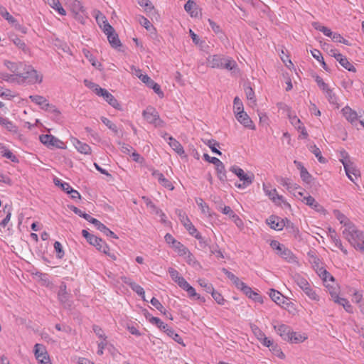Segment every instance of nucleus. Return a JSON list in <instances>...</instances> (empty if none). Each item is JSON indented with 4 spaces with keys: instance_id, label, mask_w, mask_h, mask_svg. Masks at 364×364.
<instances>
[{
    "instance_id": "1",
    "label": "nucleus",
    "mask_w": 364,
    "mask_h": 364,
    "mask_svg": "<svg viewBox=\"0 0 364 364\" xmlns=\"http://www.w3.org/2000/svg\"><path fill=\"white\" fill-rule=\"evenodd\" d=\"M207 63L212 68L226 69L232 71V73L239 72L236 61L232 58L223 55H210L207 59Z\"/></svg>"
},
{
    "instance_id": "2",
    "label": "nucleus",
    "mask_w": 364,
    "mask_h": 364,
    "mask_svg": "<svg viewBox=\"0 0 364 364\" xmlns=\"http://www.w3.org/2000/svg\"><path fill=\"white\" fill-rule=\"evenodd\" d=\"M343 237L348 241L356 250L364 252V232L355 225H348L342 231Z\"/></svg>"
},
{
    "instance_id": "3",
    "label": "nucleus",
    "mask_w": 364,
    "mask_h": 364,
    "mask_svg": "<svg viewBox=\"0 0 364 364\" xmlns=\"http://www.w3.org/2000/svg\"><path fill=\"white\" fill-rule=\"evenodd\" d=\"M105 16L102 17V19H104ZM97 21L100 26L102 28L104 33L107 35L109 43L112 46V47L114 48H117L122 46V43L119 39L117 33L115 32L114 28L106 21L102 20V23H100V19L97 17Z\"/></svg>"
},
{
    "instance_id": "4",
    "label": "nucleus",
    "mask_w": 364,
    "mask_h": 364,
    "mask_svg": "<svg viewBox=\"0 0 364 364\" xmlns=\"http://www.w3.org/2000/svg\"><path fill=\"white\" fill-rule=\"evenodd\" d=\"M23 71L16 73V76L21 78L22 82L28 84L41 83L42 82L43 77L39 75L31 66L23 65Z\"/></svg>"
},
{
    "instance_id": "5",
    "label": "nucleus",
    "mask_w": 364,
    "mask_h": 364,
    "mask_svg": "<svg viewBox=\"0 0 364 364\" xmlns=\"http://www.w3.org/2000/svg\"><path fill=\"white\" fill-rule=\"evenodd\" d=\"M82 235L86 238L87 241L92 245L96 247V248L105 254H108L109 250V246L107 243L102 240V239L97 237V236L90 234L86 230H82Z\"/></svg>"
},
{
    "instance_id": "6",
    "label": "nucleus",
    "mask_w": 364,
    "mask_h": 364,
    "mask_svg": "<svg viewBox=\"0 0 364 364\" xmlns=\"http://www.w3.org/2000/svg\"><path fill=\"white\" fill-rule=\"evenodd\" d=\"M230 171L234 173L242 181V183H235V186L238 188H245L252 183L254 180V175L252 173L250 175L245 173L241 168L237 166H231Z\"/></svg>"
},
{
    "instance_id": "7",
    "label": "nucleus",
    "mask_w": 364,
    "mask_h": 364,
    "mask_svg": "<svg viewBox=\"0 0 364 364\" xmlns=\"http://www.w3.org/2000/svg\"><path fill=\"white\" fill-rule=\"evenodd\" d=\"M270 246L273 250H277V254L288 262H294L295 257L292 252L277 240H272Z\"/></svg>"
},
{
    "instance_id": "8",
    "label": "nucleus",
    "mask_w": 364,
    "mask_h": 364,
    "mask_svg": "<svg viewBox=\"0 0 364 364\" xmlns=\"http://www.w3.org/2000/svg\"><path fill=\"white\" fill-rule=\"evenodd\" d=\"M39 139L42 144L48 147L53 146L58 149L65 148L64 142L50 134H42L39 136Z\"/></svg>"
},
{
    "instance_id": "9",
    "label": "nucleus",
    "mask_w": 364,
    "mask_h": 364,
    "mask_svg": "<svg viewBox=\"0 0 364 364\" xmlns=\"http://www.w3.org/2000/svg\"><path fill=\"white\" fill-rule=\"evenodd\" d=\"M143 116L149 123L155 124L156 126L160 125V123L162 122L158 112L152 107H148L143 112Z\"/></svg>"
},
{
    "instance_id": "10",
    "label": "nucleus",
    "mask_w": 364,
    "mask_h": 364,
    "mask_svg": "<svg viewBox=\"0 0 364 364\" xmlns=\"http://www.w3.org/2000/svg\"><path fill=\"white\" fill-rule=\"evenodd\" d=\"M34 351L36 358L41 364H51L47 352L43 345L36 344Z\"/></svg>"
},
{
    "instance_id": "11",
    "label": "nucleus",
    "mask_w": 364,
    "mask_h": 364,
    "mask_svg": "<svg viewBox=\"0 0 364 364\" xmlns=\"http://www.w3.org/2000/svg\"><path fill=\"white\" fill-rule=\"evenodd\" d=\"M343 165L344 166V169L347 176L350 181L354 182L355 180L353 178V176H354L355 178H357V177L360 175L359 170L356 168V166H355L354 163L351 161H346L344 159Z\"/></svg>"
},
{
    "instance_id": "12",
    "label": "nucleus",
    "mask_w": 364,
    "mask_h": 364,
    "mask_svg": "<svg viewBox=\"0 0 364 364\" xmlns=\"http://www.w3.org/2000/svg\"><path fill=\"white\" fill-rule=\"evenodd\" d=\"M176 213L179 218L180 221L183 224L186 230L191 235H195L197 233L196 228L193 226L189 218L181 210H176Z\"/></svg>"
},
{
    "instance_id": "13",
    "label": "nucleus",
    "mask_w": 364,
    "mask_h": 364,
    "mask_svg": "<svg viewBox=\"0 0 364 364\" xmlns=\"http://www.w3.org/2000/svg\"><path fill=\"white\" fill-rule=\"evenodd\" d=\"M100 93L98 96H102L103 98L114 108L117 109H121L120 104L118 102L117 100L107 90L102 88L99 89Z\"/></svg>"
},
{
    "instance_id": "14",
    "label": "nucleus",
    "mask_w": 364,
    "mask_h": 364,
    "mask_svg": "<svg viewBox=\"0 0 364 364\" xmlns=\"http://www.w3.org/2000/svg\"><path fill=\"white\" fill-rule=\"evenodd\" d=\"M122 281L129 286V287L135 291L139 296H141L144 301H146L145 299V291L144 289L134 282H133L130 278L127 277H122Z\"/></svg>"
},
{
    "instance_id": "15",
    "label": "nucleus",
    "mask_w": 364,
    "mask_h": 364,
    "mask_svg": "<svg viewBox=\"0 0 364 364\" xmlns=\"http://www.w3.org/2000/svg\"><path fill=\"white\" fill-rule=\"evenodd\" d=\"M58 297L60 302L63 304L64 306H70V294L67 292V287L64 282L60 286Z\"/></svg>"
},
{
    "instance_id": "16",
    "label": "nucleus",
    "mask_w": 364,
    "mask_h": 364,
    "mask_svg": "<svg viewBox=\"0 0 364 364\" xmlns=\"http://www.w3.org/2000/svg\"><path fill=\"white\" fill-rule=\"evenodd\" d=\"M267 223L272 229L282 230L285 226V219H281L277 216L271 215L267 219Z\"/></svg>"
},
{
    "instance_id": "17",
    "label": "nucleus",
    "mask_w": 364,
    "mask_h": 364,
    "mask_svg": "<svg viewBox=\"0 0 364 364\" xmlns=\"http://www.w3.org/2000/svg\"><path fill=\"white\" fill-rule=\"evenodd\" d=\"M235 117L237 121L245 127L252 130L255 129L253 122L245 112L236 113Z\"/></svg>"
},
{
    "instance_id": "18",
    "label": "nucleus",
    "mask_w": 364,
    "mask_h": 364,
    "mask_svg": "<svg viewBox=\"0 0 364 364\" xmlns=\"http://www.w3.org/2000/svg\"><path fill=\"white\" fill-rule=\"evenodd\" d=\"M152 176L156 178L159 183L164 188H168V190H173L174 188L172 183L168 179L166 178L163 173L159 171L154 170L152 172Z\"/></svg>"
},
{
    "instance_id": "19",
    "label": "nucleus",
    "mask_w": 364,
    "mask_h": 364,
    "mask_svg": "<svg viewBox=\"0 0 364 364\" xmlns=\"http://www.w3.org/2000/svg\"><path fill=\"white\" fill-rule=\"evenodd\" d=\"M274 328L277 331V333L284 341L289 339V335H291V328L285 324H279L278 326H274Z\"/></svg>"
},
{
    "instance_id": "20",
    "label": "nucleus",
    "mask_w": 364,
    "mask_h": 364,
    "mask_svg": "<svg viewBox=\"0 0 364 364\" xmlns=\"http://www.w3.org/2000/svg\"><path fill=\"white\" fill-rule=\"evenodd\" d=\"M302 201L317 212L321 213L324 211L323 207L316 201L314 198L311 196H304Z\"/></svg>"
},
{
    "instance_id": "21",
    "label": "nucleus",
    "mask_w": 364,
    "mask_h": 364,
    "mask_svg": "<svg viewBox=\"0 0 364 364\" xmlns=\"http://www.w3.org/2000/svg\"><path fill=\"white\" fill-rule=\"evenodd\" d=\"M184 9L191 17H198L200 13L195 1L188 0L184 5Z\"/></svg>"
},
{
    "instance_id": "22",
    "label": "nucleus",
    "mask_w": 364,
    "mask_h": 364,
    "mask_svg": "<svg viewBox=\"0 0 364 364\" xmlns=\"http://www.w3.org/2000/svg\"><path fill=\"white\" fill-rule=\"evenodd\" d=\"M168 144L169 146L181 156L186 157L184 149L181 144L172 136H168Z\"/></svg>"
},
{
    "instance_id": "23",
    "label": "nucleus",
    "mask_w": 364,
    "mask_h": 364,
    "mask_svg": "<svg viewBox=\"0 0 364 364\" xmlns=\"http://www.w3.org/2000/svg\"><path fill=\"white\" fill-rule=\"evenodd\" d=\"M343 114L346 119L351 124L356 123L358 120L357 113L350 109L349 107H346L342 109Z\"/></svg>"
},
{
    "instance_id": "24",
    "label": "nucleus",
    "mask_w": 364,
    "mask_h": 364,
    "mask_svg": "<svg viewBox=\"0 0 364 364\" xmlns=\"http://www.w3.org/2000/svg\"><path fill=\"white\" fill-rule=\"evenodd\" d=\"M242 292L247 296L250 299H252L255 301L262 303L263 299L261 295H259L258 293L254 291L251 287L249 286L245 287V289L242 290Z\"/></svg>"
},
{
    "instance_id": "25",
    "label": "nucleus",
    "mask_w": 364,
    "mask_h": 364,
    "mask_svg": "<svg viewBox=\"0 0 364 364\" xmlns=\"http://www.w3.org/2000/svg\"><path fill=\"white\" fill-rule=\"evenodd\" d=\"M29 98L36 105L41 107L43 109H45L46 107L49 106L48 101L41 95H30Z\"/></svg>"
},
{
    "instance_id": "26",
    "label": "nucleus",
    "mask_w": 364,
    "mask_h": 364,
    "mask_svg": "<svg viewBox=\"0 0 364 364\" xmlns=\"http://www.w3.org/2000/svg\"><path fill=\"white\" fill-rule=\"evenodd\" d=\"M337 60L339 63L348 71L355 72V68L348 60L347 58L343 55H337Z\"/></svg>"
},
{
    "instance_id": "27",
    "label": "nucleus",
    "mask_w": 364,
    "mask_h": 364,
    "mask_svg": "<svg viewBox=\"0 0 364 364\" xmlns=\"http://www.w3.org/2000/svg\"><path fill=\"white\" fill-rule=\"evenodd\" d=\"M217 176L219 180L222 182H225L227 181L226 171L224 164L221 161L218 163V165H215Z\"/></svg>"
},
{
    "instance_id": "28",
    "label": "nucleus",
    "mask_w": 364,
    "mask_h": 364,
    "mask_svg": "<svg viewBox=\"0 0 364 364\" xmlns=\"http://www.w3.org/2000/svg\"><path fill=\"white\" fill-rule=\"evenodd\" d=\"M264 190L269 198L275 203H279V202L282 200V196L277 194L276 189L269 190L264 186Z\"/></svg>"
},
{
    "instance_id": "29",
    "label": "nucleus",
    "mask_w": 364,
    "mask_h": 364,
    "mask_svg": "<svg viewBox=\"0 0 364 364\" xmlns=\"http://www.w3.org/2000/svg\"><path fill=\"white\" fill-rule=\"evenodd\" d=\"M203 141L204 144H206L213 153L219 156L222 155L221 151L217 149V147H220V144L215 139H203Z\"/></svg>"
},
{
    "instance_id": "30",
    "label": "nucleus",
    "mask_w": 364,
    "mask_h": 364,
    "mask_svg": "<svg viewBox=\"0 0 364 364\" xmlns=\"http://www.w3.org/2000/svg\"><path fill=\"white\" fill-rule=\"evenodd\" d=\"M334 302L343 306L344 309L347 312L353 313V306L346 299L341 298L338 296H336Z\"/></svg>"
},
{
    "instance_id": "31",
    "label": "nucleus",
    "mask_w": 364,
    "mask_h": 364,
    "mask_svg": "<svg viewBox=\"0 0 364 364\" xmlns=\"http://www.w3.org/2000/svg\"><path fill=\"white\" fill-rule=\"evenodd\" d=\"M75 146L77 149V150L84 154H89L91 153V148L90 146L85 144L82 143L80 141L76 139V142L75 143Z\"/></svg>"
},
{
    "instance_id": "32",
    "label": "nucleus",
    "mask_w": 364,
    "mask_h": 364,
    "mask_svg": "<svg viewBox=\"0 0 364 364\" xmlns=\"http://www.w3.org/2000/svg\"><path fill=\"white\" fill-rule=\"evenodd\" d=\"M333 213L336 218L340 221V223L341 224H343V229H346L348 227V225H354L352 223L349 221V220L346 217V215L341 213L339 210H334Z\"/></svg>"
},
{
    "instance_id": "33",
    "label": "nucleus",
    "mask_w": 364,
    "mask_h": 364,
    "mask_svg": "<svg viewBox=\"0 0 364 364\" xmlns=\"http://www.w3.org/2000/svg\"><path fill=\"white\" fill-rule=\"evenodd\" d=\"M12 207L10 205H5L4 207V212L6 213V217L0 223V228H4L9 223L11 217Z\"/></svg>"
},
{
    "instance_id": "34",
    "label": "nucleus",
    "mask_w": 364,
    "mask_h": 364,
    "mask_svg": "<svg viewBox=\"0 0 364 364\" xmlns=\"http://www.w3.org/2000/svg\"><path fill=\"white\" fill-rule=\"evenodd\" d=\"M0 124L10 132H16L17 131V128L14 123L6 117L0 116Z\"/></svg>"
},
{
    "instance_id": "35",
    "label": "nucleus",
    "mask_w": 364,
    "mask_h": 364,
    "mask_svg": "<svg viewBox=\"0 0 364 364\" xmlns=\"http://www.w3.org/2000/svg\"><path fill=\"white\" fill-rule=\"evenodd\" d=\"M0 154H1L2 156L6 157L8 159H10L13 162L18 161L16 156L10 150L6 149L3 145H1L0 146Z\"/></svg>"
},
{
    "instance_id": "36",
    "label": "nucleus",
    "mask_w": 364,
    "mask_h": 364,
    "mask_svg": "<svg viewBox=\"0 0 364 364\" xmlns=\"http://www.w3.org/2000/svg\"><path fill=\"white\" fill-rule=\"evenodd\" d=\"M303 291L310 299L316 301H319L320 297L318 294H317L316 291L311 287V285H309L308 287H305V289Z\"/></svg>"
},
{
    "instance_id": "37",
    "label": "nucleus",
    "mask_w": 364,
    "mask_h": 364,
    "mask_svg": "<svg viewBox=\"0 0 364 364\" xmlns=\"http://www.w3.org/2000/svg\"><path fill=\"white\" fill-rule=\"evenodd\" d=\"M269 296L276 304H280L284 302V297L281 293L277 290L272 289L270 290Z\"/></svg>"
},
{
    "instance_id": "38",
    "label": "nucleus",
    "mask_w": 364,
    "mask_h": 364,
    "mask_svg": "<svg viewBox=\"0 0 364 364\" xmlns=\"http://www.w3.org/2000/svg\"><path fill=\"white\" fill-rule=\"evenodd\" d=\"M4 65L8 69L16 74L20 72V67H23V64L21 63H16L9 60H5Z\"/></svg>"
},
{
    "instance_id": "39",
    "label": "nucleus",
    "mask_w": 364,
    "mask_h": 364,
    "mask_svg": "<svg viewBox=\"0 0 364 364\" xmlns=\"http://www.w3.org/2000/svg\"><path fill=\"white\" fill-rule=\"evenodd\" d=\"M96 228L100 230L102 232H103L105 235L107 236H109L111 237H113V238H118L117 236L112 231L110 230L108 228H107L103 223H102L100 221V223L97 224V225L96 226Z\"/></svg>"
},
{
    "instance_id": "40",
    "label": "nucleus",
    "mask_w": 364,
    "mask_h": 364,
    "mask_svg": "<svg viewBox=\"0 0 364 364\" xmlns=\"http://www.w3.org/2000/svg\"><path fill=\"white\" fill-rule=\"evenodd\" d=\"M306 338L303 336L301 334L291 331V335H289V339H288L287 341L298 343L303 342Z\"/></svg>"
},
{
    "instance_id": "41",
    "label": "nucleus",
    "mask_w": 364,
    "mask_h": 364,
    "mask_svg": "<svg viewBox=\"0 0 364 364\" xmlns=\"http://www.w3.org/2000/svg\"><path fill=\"white\" fill-rule=\"evenodd\" d=\"M173 247L180 256H186L188 253V249L178 241L173 245Z\"/></svg>"
},
{
    "instance_id": "42",
    "label": "nucleus",
    "mask_w": 364,
    "mask_h": 364,
    "mask_svg": "<svg viewBox=\"0 0 364 364\" xmlns=\"http://www.w3.org/2000/svg\"><path fill=\"white\" fill-rule=\"evenodd\" d=\"M195 237L199 242V245L202 249H205L210 246V240L205 239L201 236V235L197 231V233H195Z\"/></svg>"
},
{
    "instance_id": "43",
    "label": "nucleus",
    "mask_w": 364,
    "mask_h": 364,
    "mask_svg": "<svg viewBox=\"0 0 364 364\" xmlns=\"http://www.w3.org/2000/svg\"><path fill=\"white\" fill-rule=\"evenodd\" d=\"M149 321L152 324H155L157 326L158 328H159L161 330H163L165 332V330L168 328V325L165 324L160 318L158 317L151 316L149 318Z\"/></svg>"
},
{
    "instance_id": "44",
    "label": "nucleus",
    "mask_w": 364,
    "mask_h": 364,
    "mask_svg": "<svg viewBox=\"0 0 364 364\" xmlns=\"http://www.w3.org/2000/svg\"><path fill=\"white\" fill-rule=\"evenodd\" d=\"M0 15L10 23L14 24V23H16V19L7 11L6 9L2 6H0Z\"/></svg>"
},
{
    "instance_id": "45",
    "label": "nucleus",
    "mask_w": 364,
    "mask_h": 364,
    "mask_svg": "<svg viewBox=\"0 0 364 364\" xmlns=\"http://www.w3.org/2000/svg\"><path fill=\"white\" fill-rule=\"evenodd\" d=\"M165 333L171 338H172L176 342H177L179 344L183 343V339L182 338L176 333L173 329L168 328L165 330Z\"/></svg>"
},
{
    "instance_id": "46",
    "label": "nucleus",
    "mask_w": 364,
    "mask_h": 364,
    "mask_svg": "<svg viewBox=\"0 0 364 364\" xmlns=\"http://www.w3.org/2000/svg\"><path fill=\"white\" fill-rule=\"evenodd\" d=\"M136 75L148 87L151 86L153 84V82H154L147 75L141 74L140 70H136Z\"/></svg>"
},
{
    "instance_id": "47",
    "label": "nucleus",
    "mask_w": 364,
    "mask_h": 364,
    "mask_svg": "<svg viewBox=\"0 0 364 364\" xmlns=\"http://www.w3.org/2000/svg\"><path fill=\"white\" fill-rule=\"evenodd\" d=\"M310 150L318 159L320 163L325 164L326 162V159L322 156L321 151H320L319 148H318L316 145L311 146Z\"/></svg>"
},
{
    "instance_id": "48",
    "label": "nucleus",
    "mask_w": 364,
    "mask_h": 364,
    "mask_svg": "<svg viewBox=\"0 0 364 364\" xmlns=\"http://www.w3.org/2000/svg\"><path fill=\"white\" fill-rule=\"evenodd\" d=\"M286 229L288 230L289 233L293 234L295 237L299 232V230L296 227L294 226V223H291L287 218H285V226Z\"/></svg>"
},
{
    "instance_id": "49",
    "label": "nucleus",
    "mask_w": 364,
    "mask_h": 364,
    "mask_svg": "<svg viewBox=\"0 0 364 364\" xmlns=\"http://www.w3.org/2000/svg\"><path fill=\"white\" fill-rule=\"evenodd\" d=\"M50 5L52 8L58 11L60 15L65 16L66 14L65 10L61 6L58 0H50Z\"/></svg>"
},
{
    "instance_id": "50",
    "label": "nucleus",
    "mask_w": 364,
    "mask_h": 364,
    "mask_svg": "<svg viewBox=\"0 0 364 364\" xmlns=\"http://www.w3.org/2000/svg\"><path fill=\"white\" fill-rule=\"evenodd\" d=\"M184 290L187 291L189 297H191V298H193L194 297L196 299L200 300L202 301H205L204 298L201 297L199 294H198L196 293L195 289L192 286H191L190 284Z\"/></svg>"
},
{
    "instance_id": "51",
    "label": "nucleus",
    "mask_w": 364,
    "mask_h": 364,
    "mask_svg": "<svg viewBox=\"0 0 364 364\" xmlns=\"http://www.w3.org/2000/svg\"><path fill=\"white\" fill-rule=\"evenodd\" d=\"M325 95H326V97L327 98V100H328V102L331 104L336 105L337 108L339 107V105L338 103V98H337L336 94L334 93V92L333 91V90H328V92H326Z\"/></svg>"
},
{
    "instance_id": "52",
    "label": "nucleus",
    "mask_w": 364,
    "mask_h": 364,
    "mask_svg": "<svg viewBox=\"0 0 364 364\" xmlns=\"http://www.w3.org/2000/svg\"><path fill=\"white\" fill-rule=\"evenodd\" d=\"M234 112L236 114V113H240L244 112V107L243 104L241 101V100L238 97H235L234 99Z\"/></svg>"
},
{
    "instance_id": "53",
    "label": "nucleus",
    "mask_w": 364,
    "mask_h": 364,
    "mask_svg": "<svg viewBox=\"0 0 364 364\" xmlns=\"http://www.w3.org/2000/svg\"><path fill=\"white\" fill-rule=\"evenodd\" d=\"M101 121L104 124H105L109 129H111L114 133L117 134L118 129L117 127L115 124L111 122L109 119L105 117H101Z\"/></svg>"
},
{
    "instance_id": "54",
    "label": "nucleus",
    "mask_w": 364,
    "mask_h": 364,
    "mask_svg": "<svg viewBox=\"0 0 364 364\" xmlns=\"http://www.w3.org/2000/svg\"><path fill=\"white\" fill-rule=\"evenodd\" d=\"M295 282L303 291L305 289V287H308L310 285L305 278L300 276L295 277Z\"/></svg>"
},
{
    "instance_id": "55",
    "label": "nucleus",
    "mask_w": 364,
    "mask_h": 364,
    "mask_svg": "<svg viewBox=\"0 0 364 364\" xmlns=\"http://www.w3.org/2000/svg\"><path fill=\"white\" fill-rule=\"evenodd\" d=\"M150 302L161 313H162L163 314H166V309H164L163 305L160 303V301L157 299H156L155 297H153L151 299Z\"/></svg>"
},
{
    "instance_id": "56",
    "label": "nucleus",
    "mask_w": 364,
    "mask_h": 364,
    "mask_svg": "<svg viewBox=\"0 0 364 364\" xmlns=\"http://www.w3.org/2000/svg\"><path fill=\"white\" fill-rule=\"evenodd\" d=\"M84 84L87 87L92 89L97 95L100 93L99 89H102L98 85H97L87 79L84 80Z\"/></svg>"
},
{
    "instance_id": "57",
    "label": "nucleus",
    "mask_w": 364,
    "mask_h": 364,
    "mask_svg": "<svg viewBox=\"0 0 364 364\" xmlns=\"http://www.w3.org/2000/svg\"><path fill=\"white\" fill-rule=\"evenodd\" d=\"M300 176L302 181L306 183H310L312 178L311 175L308 172L306 168H302L300 173Z\"/></svg>"
},
{
    "instance_id": "58",
    "label": "nucleus",
    "mask_w": 364,
    "mask_h": 364,
    "mask_svg": "<svg viewBox=\"0 0 364 364\" xmlns=\"http://www.w3.org/2000/svg\"><path fill=\"white\" fill-rule=\"evenodd\" d=\"M320 276L322 277L324 283H327L328 282H334L333 277L326 269L321 270Z\"/></svg>"
},
{
    "instance_id": "59",
    "label": "nucleus",
    "mask_w": 364,
    "mask_h": 364,
    "mask_svg": "<svg viewBox=\"0 0 364 364\" xmlns=\"http://www.w3.org/2000/svg\"><path fill=\"white\" fill-rule=\"evenodd\" d=\"M198 283L200 286L204 288L205 291L208 293H210L214 289L212 284L208 283L205 279H199Z\"/></svg>"
},
{
    "instance_id": "60",
    "label": "nucleus",
    "mask_w": 364,
    "mask_h": 364,
    "mask_svg": "<svg viewBox=\"0 0 364 364\" xmlns=\"http://www.w3.org/2000/svg\"><path fill=\"white\" fill-rule=\"evenodd\" d=\"M92 330L98 338H102V341L107 340L106 335L105 334L103 330L99 326L93 325Z\"/></svg>"
},
{
    "instance_id": "61",
    "label": "nucleus",
    "mask_w": 364,
    "mask_h": 364,
    "mask_svg": "<svg viewBox=\"0 0 364 364\" xmlns=\"http://www.w3.org/2000/svg\"><path fill=\"white\" fill-rule=\"evenodd\" d=\"M54 249L57 253V257L59 259L63 258L64 256V251L63 250V246L60 242H58V241L55 242Z\"/></svg>"
},
{
    "instance_id": "62",
    "label": "nucleus",
    "mask_w": 364,
    "mask_h": 364,
    "mask_svg": "<svg viewBox=\"0 0 364 364\" xmlns=\"http://www.w3.org/2000/svg\"><path fill=\"white\" fill-rule=\"evenodd\" d=\"M139 23L144 26L146 30L149 31L150 28L152 27L151 22L145 17L139 16L138 17Z\"/></svg>"
},
{
    "instance_id": "63",
    "label": "nucleus",
    "mask_w": 364,
    "mask_h": 364,
    "mask_svg": "<svg viewBox=\"0 0 364 364\" xmlns=\"http://www.w3.org/2000/svg\"><path fill=\"white\" fill-rule=\"evenodd\" d=\"M214 300L218 304H223L225 299H223V296L218 291H215V289L213 290V291L210 292Z\"/></svg>"
},
{
    "instance_id": "64",
    "label": "nucleus",
    "mask_w": 364,
    "mask_h": 364,
    "mask_svg": "<svg viewBox=\"0 0 364 364\" xmlns=\"http://www.w3.org/2000/svg\"><path fill=\"white\" fill-rule=\"evenodd\" d=\"M196 202L198 204V205L201 208V210L203 213H209V207L208 205L204 203L203 200L200 198H196Z\"/></svg>"
}]
</instances>
